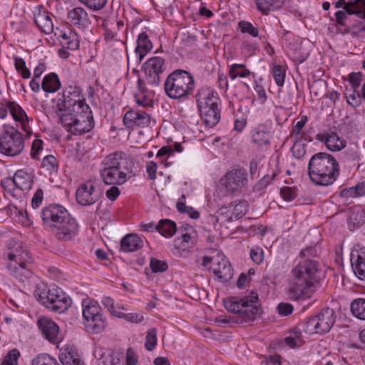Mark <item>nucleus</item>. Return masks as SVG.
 <instances>
[{
    "label": "nucleus",
    "instance_id": "obj_52",
    "mask_svg": "<svg viewBox=\"0 0 365 365\" xmlns=\"http://www.w3.org/2000/svg\"><path fill=\"white\" fill-rule=\"evenodd\" d=\"M280 195L286 201H292L297 197V190L295 187H284L280 190Z\"/></svg>",
    "mask_w": 365,
    "mask_h": 365
},
{
    "label": "nucleus",
    "instance_id": "obj_5",
    "mask_svg": "<svg viewBox=\"0 0 365 365\" xmlns=\"http://www.w3.org/2000/svg\"><path fill=\"white\" fill-rule=\"evenodd\" d=\"M8 245L6 269L9 273L20 282L28 281L33 276L30 253L22 248L20 242L13 240Z\"/></svg>",
    "mask_w": 365,
    "mask_h": 365
},
{
    "label": "nucleus",
    "instance_id": "obj_46",
    "mask_svg": "<svg viewBox=\"0 0 365 365\" xmlns=\"http://www.w3.org/2000/svg\"><path fill=\"white\" fill-rule=\"evenodd\" d=\"M238 27L242 33L248 34L252 37H257L259 34L258 29L249 21H240L238 23Z\"/></svg>",
    "mask_w": 365,
    "mask_h": 365
},
{
    "label": "nucleus",
    "instance_id": "obj_20",
    "mask_svg": "<svg viewBox=\"0 0 365 365\" xmlns=\"http://www.w3.org/2000/svg\"><path fill=\"white\" fill-rule=\"evenodd\" d=\"M50 14L43 6H38L34 11V19L39 30L46 34L53 31V24Z\"/></svg>",
    "mask_w": 365,
    "mask_h": 365
},
{
    "label": "nucleus",
    "instance_id": "obj_22",
    "mask_svg": "<svg viewBox=\"0 0 365 365\" xmlns=\"http://www.w3.org/2000/svg\"><path fill=\"white\" fill-rule=\"evenodd\" d=\"M38 326L47 340L53 344L58 341L59 328L53 321L41 317L38 320Z\"/></svg>",
    "mask_w": 365,
    "mask_h": 365
},
{
    "label": "nucleus",
    "instance_id": "obj_43",
    "mask_svg": "<svg viewBox=\"0 0 365 365\" xmlns=\"http://www.w3.org/2000/svg\"><path fill=\"white\" fill-rule=\"evenodd\" d=\"M14 66L16 70L21 76L22 78L26 79L30 78L31 72L26 67V62L22 58L15 56Z\"/></svg>",
    "mask_w": 365,
    "mask_h": 365
},
{
    "label": "nucleus",
    "instance_id": "obj_63",
    "mask_svg": "<svg viewBox=\"0 0 365 365\" xmlns=\"http://www.w3.org/2000/svg\"><path fill=\"white\" fill-rule=\"evenodd\" d=\"M19 356V351L17 350L16 349H14L9 351V353L4 358V360L11 363V365H17V361Z\"/></svg>",
    "mask_w": 365,
    "mask_h": 365
},
{
    "label": "nucleus",
    "instance_id": "obj_3",
    "mask_svg": "<svg viewBox=\"0 0 365 365\" xmlns=\"http://www.w3.org/2000/svg\"><path fill=\"white\" fill-rule=\"evenodd\" d=\"M340 174L336 159L331 154L319 152L312 156L308 163L310 180L317 185H332Z\"/></svg>",
    "mask_w": 365,
    "mask_h": 365
},
{
    "label": "nucleus",
    "instance_id": "obj_45",
    "mask_svg": "<svg viewBox=\"0 0 365 365\" xmlns=\"http://www.w3.org/2000/svg\"><path fill=\"white\" fill-rule=\"evenodd\" d=\"M343 192L344 195L351 197L363 196L365 195V182L358 183L355 187L344 190Z\"/></svg>",
    "mask_w": 365,
    "mask_h": 365
},
{
    "label": "nucleus",
    "instance_id": "obj_58",
    "mask_svg": "<svg viewBox=\"0 0 365 365\" xmlns=\"http://www.w3.org/2000/svg\"><path fill=\"white\" fill-rule=\"evenodd\" d=\"M177 208L179 212L185 213L186 211H190V217L192 219L196 220L200 217V212L192 207L187 206L184 202H178L177 203Z\"/></svg>",
    "mask_w": 365,
    "mask_h": 365
},
{
    "label": "nucleus",
    "instance_id": "obj_23",
    "mask_svg": "<svg viewBox=\"0 0 365 365\" xmlns=\"http://www.w3.org/2000/svg\"><path fill=\"white\" fill-rule=\"evenodd\" d=\"M213 273L222 282H226L232 278L233 269L225 256H218L217 261L214 262Z\"/></svg>",
    "mask_w": 365,
    "mask_h": 365
},
{
    "label": "nucleus",
    "instance_id": "obj_29",
    "mask_svg": "<svg viewBox=\"0 0 365 365\" xmlns=\"http://www.w3.org/2000/svg\"><path fill=\"white\" fill-rule=\"evenodd\" d=\"M248 202L245 200H238L228 205L231 220H236L243 217L248 210Z\"/></svg>",
    "mask_w": 365,
    "mask_h": 365
},
{
    "label": "nucleus",
    "instance_id": "obj_12",
    "mask_svg": "<svg viewBox=\"0 0 365 365\" xmlns=\"http://www.w3.org/2000/svg\"><path fill=\"white\" fill-rule=\"evenodd\" d=\"M314 285L304 278L292 274L288 280L287 294L292 301L302 302L312 297L314 292Z\"/></svg>",
    "mask_w": 365,
    "mask_h": 365
},
{
    "label": "nucleus",
    "instance_id": "obj_21",
    "mask_svg": "<svg viewBox=\"0 0 365 365\" xmlns=\"http://www.w3.org/2000/svg\"><path fill=\"white\" fill-rule=\"evenodd\" d=\"M314 317L318 324L317 327L320 329L321 334L329 332L336 321L335 312L331 308L322 309Z\"/></svg>",
    "mask_w": 365,
    "mask_h": 365
},
{
    "label": "nucleus",
    "instance_id": "obj_64",
    "mask_svg": "<svg viewBox=\"0 0 365 365\" xmlns=\"http://www.w3.org/2000/svg\"><path fill=\"white\" fill-rule=\"evenodd\" d=\"M138 356L132 348H128L126 353V365H136Z\"/></svg>",
    "mask_w": 365,
    "mask_h": 365
},
{
    "label": "nucleus",
    "instance_id": "obj_1",
    "mask_svg": "<svg viewBox=\"0 0 365 365\" xmlns=\"http://www.w3.org/2000/svg\"><path fill=\"white\" fill-rule=\"evenodd\" d=\"M68 103L66 106L58 104L59 118L61 125L70 133L82 135L88 133L94 127L92 111L86 100L76 103Z\"/></svg>",
    "mask_w": 365,
    "mask_h": 365
},
{
    "label": "nucleus",
    "instance_id": "obj_10",
    "mask_svg": "<svg viewBox=\"0 0 365 365\" xmlns=\"http://www.w3.org/2000/svg\"><path fill=\"white\" fill-rule=\"evenodd\" d=\"M36 296L40 303L58 313L66 311L72 303L71 299L57 287H52L47 291H41Z\"/></svg>",
    "mask_w": 365,
    "mask_h": 365
},
{
    "label": "nucleus",
    "instance_id": "obj_55",
    "mask_svg": "<svg viewBox=\"0 0 365 365\" xmlns=\"http://www.w3.org/2000/svg\"><path fill=\"white\" fill-rule=\"evenodd\" d=\"M135 99L136 103L143 107L152 106L153 103L152 99L144 94L143 91L135 94Z\"/></svg>",
    "mask_w": 365,
    "mask_h": 365
},
{
    "label": "nucleus",
    "instance_id": "obj_40",
    "mask_svg": "<svg viewBox=\"0 0 365 365\" xmlns=\"http://www.w3.org/2000/svg\"><path fill=\"white\" fill-rule=\"evenodd\" d=\"M352 314L359 319L365 320V299L358 298L350 305Z\"/></svg>",
    "mask_w": 365,
    "mask_h": 365
},
{
    "label": "nucleus",
    "instance_id": "obj_42",
    "mask_svg": "<svg viewBox=\"0 0 365 365\" xmlns=\"http://www.w3.org/2000/svg\"><path fill=\"white\" fill-rule=\"evenodd\" d=\"M31 365H61L56 358L48 354H41L33 359Z\"/></svg>",
    "mask_w": 365,
    "mask_h": 365
},
{
    "label": "nucleus",
    "instance_id": "obj_57",
    "mask_svg": "<svg viewBox=\"0 0 365 365\" xmlns=\"http://www.w3.org/2000/svg\"><path fill=\"white\" fill-rule=\"evenodd\" d=\"M177 208L179 212L185 213L186 211H190V217L192 219L196 220L200 217V212L192 207L187 206L184 202H178L177 203Z\"/></svg>",
    "mask_w": 365,
    "mask_h": 365
},
{
    "label": "nucleus",
    "instance_id": "obj_47",
    "mask_svg": "<svg viewBox=\"0 0 365 365\" xmlns=\"http://www.w3.org/2000/svg\"><path fill=\"white\" fill-rule=\"evenodd\" d=\"M272 75L276 84L278 86H282L284 83L285 70L279 65H274Z\"/></svg>",
    "mask_w": 365,
    "mask_h": 365
},
{
    "label": "nucleus",
    "instance_id": "obj_56",
    "mask_svg": "<svg viewBox=\"0 0 365 365\" xmlns=\"http://www.w3.org/2000/svg\"><path fill=\"white\" fill-rule=\"evenodd\" d=\"M138 113V110H128L126 112L123 117V123L124 125L129 128H134L135 120H136V115Z\"/></svg>",
    "mask_w": 365,
    "mask_h": 365
},
{
    "label": "nucleus",
    "instance_id": "obj_15",
    "mask_svg": "<svg viewBox=\"0 0 365 365\" xmlns=\"http://www.w3.org/2000/svg\"><path fill=\"white\" fill-rule=\"evenodd\" d=\"M9 111L14 120L21 123L22 129L29 134L31 130L27 125L29 118L24 110L14 101L0 102V118H6Z\"/></svg>",
    "mask_w": 365,
    "mask_h": 365
},
{
    "label": "nucleus",
    "instance_id": "obj_37",
    "mask_svg": "<svg viewBox=\"0 0 365 365\" xmlns=\"http://www.w3.org/2000/svg\"><path fill=\"white\" fill-rule=\"evenodd\" d=\"M155 230L165 237H171L177 231V226L175 222L168 220H161L155 226Z\"/></svg>",
    "mask_w": 365,
    "mask_h": 365
},
{
    "label": "nucleus",
    "instance_id": "obj_36",
    "mask_svg": "<svg viewBox=\"0 0 365 365\" xmlns=\"http://www.w3.org/2000/svg\"><path fill=\"white\" fill-rule=\"evenodd\" d=\"M63 100L61 106H66L69 102L76 101V103H79L81 101L86 100L81 95V91L80 88L76 86H68L63 93Z\"/></svg>",
    "mask_w": 365,
    "mask_h": 365
},
{
    "label": "nucleus",
    "instance_id": "obj_49",
    "mask_svg": "<svg viewBox=\"0 0 365 365\" xmlns=\"http://www.w3.org/2000/svg\"><path fill=\"white\" fill-rule=\"evenodd\" d=\"M150 267L154 273L165 272L168 268L167 262L155 258L150 259Z\"/></svg>",
    "mask_w": 365,
    "mask_h": 365
},
{
    "label": "nucleus",
    "instance_id": "obj_44",
    "mask_svg": "<svg viewBox=\"0 0 365 365\" xmlns=\"http://www.w3.org/2000/svg\"><path fill=\"white\" fill-rule=\"evenodd\" d=\"M157 345V330L155 328L149 329L145 336V347L147 351H153Z\"/></svg>",
    "mask_w": 365,
    "mask_h": 365
},
{
    "label": "nucleus",
    "instance_id": "obj_16",
    "mask_svg": "<svg viewBox=\"0 0 365 365\" xmlns=\"http://www.w3.org/2000/svg\"><path fill=\"white\" fill-rule=\"evenodd\" d=\"M145 81L148 84L158 86L160 83V75L165 71V60L158 56L150 58L144 64Z\"/></svg>",
    "mask_w": 365,
    "mask_h": 365
},
{
    "label": "nucleus",
    "instance_id": "obj_41",
    "mask_svg": "<svg viewBox=\"0 0 365 365\" xmlns=\"http://www.w3.org/2000/svg\"><path fill=\"white\" fill-rule=\"evenodd\" d=\"M229 75L232 79H235L237 77L246 78L250 75V71L245 64L235 63L230 66Z\"/></svg>",
    "mask_w": 365,
    "mask_h": 365
},
{
    "label": "nucleus",
    "instance_id": "obj_11",
    "mask_svg": "<svg viewBox=\"0 0 365 365\" xmlns=\"http://www.w3.org/2000/svg\"><path fill=\"white\" fill-rule=\"evenodd\" d=\"M24 148L21 133L15 128L5 126L0 134V153L8 156L19 155Z\"/></svg>",
    "mask_w": 365,
    "mask_h": 365
},
{
    "label": "nucleus",
    "instance_id": "obj_13",
    "mask_svg": "<svg viewBox=\"0 0 365 365\" xmlns=\"http://www.w3.org/2000/svg\"><path fill=\"white\" fill-rule=\"evenodd\" d=\"M220 184L228 194H235L241 191L247 184V174L245 169H233L221 178Z\"/></svg>",
    "mask_w": 365,
    "mask_h": 365
},
{
    "label": "nucleus",
    "instance_id": "obj_54",
    "mask_svg": "<svg viewBox=\"0 0 365 365\" xmlns=\"http://www.w3.org/2000/svg\"><path fill=\"white\" fill-rule=\"evenodd\" d=\"M307 120L308 118L306 115H302L301 117L300 120L297 121L295 125L294 126L292 133L297 140L300 139L302 138V134L301 130L307 123Z\"/></svg>",
    "mask_w": 365,
    "mask_h": 365
},
{
    "label": "nucleus",
    "instance_id": "obj_9",
    "mask_svg": "<svg viewBox=\"0 0 365 365\" xmlns=\"http://www.w3.org/2000/svg\"><path fill=\"white\" fill-rule=\"evenodd\" d=\"M83 318L86 330L93 334L102 332L107 326L106 317L96 302L90 299L83 300Z\"/></svg>",
    "mask_w": 365,
    "mask_h": 365
},
{
    "label": "nucleus",
    "instance_id": "obj_61",
    "mask_svg": "<svg viewBox=\"0 0 365 365\" xmlns=\"http://www.w3.org/2000/svg\"><path fill=\"white\" fill-rule=\"evenodd\" d=\"M43 141L40 139H35L31 145V155L34 159H38L39 152L43 149Z\"/></svg>",
    "mask_w": 365,
    "mask_h": 365
},
{
    "label": "nucleus",
    "instance_id": "obj_4",
    "mask_svg": "<svg viewBox=\"0 0 365 365\" xmlns=\"http://www.w3.org/2000/svg\"><path fill=\"white\" fill-rule=\"evenodd\" d=\"M99 174L106 185H122L128 180L129 160L122 152L108 155L101 162Z\"/></svg>",
    "mask_w": 365,
    "mask_h": 365
},
{
    "label": "nucleus",
    "instance_id": "obj_62",
    "mask_svg": "<svg viewBox=\"0 0 365 365\" xmlns=\"http://www.w3.org/2000/svg\"><path fill=\"white\" fill-rule=\"evenodd\" d=\"M278 312L282 316H288L293 312L294 307L289 303H279L277 307Z\"/></svg>",
    "mask_w": 365,
    "mask_h": 365
},
{
    "label": "nucleus",
    "instance_id": "obj_24",
    "mask_svg": "<svg viewBox=\"0 0 365 365\" xmlns=\"http://www.w3.org/2000/svg\"><path fill=\"white\" fill-rule=\"evenodd\" d=\"M317 139L324 142L328 150L331 151H339L343 149L346 144V140L341 139L335 132L319 133L317 135Z\"/></svg>",
    "mask_w": 365,
    "mask_h": 365
},
{
    "label": "nucleus",
    "instance_id": "obj_27",
    "mask_svg": "<svg viewBox=\"0 0 365 365\" xmlns=\"http://www.w3.org/2000/svg\"><path fill=\"white\" fill-rule=\"evenodd\" d=\"M34 175L24 170H18L11 180V182L19 190L28 192L32 187Z\"/></svg>",
    "mask_w": 365,
    "mask_h": 365
},
{
    "label": "nucleus",
    "instance_id": "obj_25",
    "mask_svg": "<svg viewBox=\"0 0 365 365\" xmlns=\"http://www.w3.org/2000/svg\"><path fill=\"white\" fill-rule=\"evenodd\" d=\"M153 48V43L145 32L140 33L137 38V46L135 49L136 63H140L145 56Z\"/></svg>",
    "mask_w": 365,
    "mask_h": 365
},
{
    "label": "nucleus",
    "instance_id": "obj_30",
    "mask_svg": "<svg viewBox=\"0 0 365 365\" xmlns=\"http://www.w3.org/2000/svg\"><path fill=\"white\" fill-rule=\"evenodd\" d=\"M59 359L62 365H85L72 348L66 347L60 351Z\"/></svg>",
    "mask_w": 365,
    "mask_h": 365
},
{
    "label": "nucleus",
    "instance_id": "obj_2",
    "mask_svg": "<svg viewBox=\"0 0 365 365\" xmlns=\"http://www.w3.org/2000/svg\"><path fill=\"white\" fill-rule=\"evenodd\" d=\"M41 216L43 224L50 227L59 240H71L78 232L76 219L61 205L51 204L43 207Z\"/></svg>",
    "mask_w": 365,
    "mask_h": 365
},
{
    "label": "nucleus",
    "instance_id": "obj_7",
    "mask_svg": "<svg viewBox=\"0 0 365 365\" xmlns=\"http://www.w3.org/2000/svg\"><path fill=\"white\" fill-rule=\"evenodd\" d=\"M225 308L237 314L245 322H252L259 318L263 311L258 294L252 292L243 297H231L224 300Z\"/></svg>",
    "mask_w": 365,
    "mask_h": 365
},
{
    "label": "nucleus",
    "instance_id": "obj_26",
    "mask_svg": "<svg viewBox=\"0 0 365 365\" xmlns=\"http://www.w3.org/2000/svg\"><path fill=\"white\" fill-rule=\"evenodd\" d=\"M70 22L79 27L87 28L91 24L87 11L82 7H75L68 13Z\"/></svg>",
    "mask_w": 365,
    "mask_h": 365
},
{
    "label": "nucleus",
    "instance_id": "obj_6",
    "mask_svg": "<svg viewBox=\"0 0 365 365\" xmlns=\"http://www.w3.org/2000/svg\"><path fill=\"white\" fill-rule=\"evenodd\" d=\"M163 87L165 93L170 98L185 99L195 90V78L191 73L186 70L175 69L167 76Z\"/></svg>",
    "mask_w": 365,
    "mask_h": 365
},
{
    "label": "nucleus",
    "instance_id": "obj_59",
    "mask_svg": "<svg viewBox=\"0 0 365 365\" xmlns=\"http://www.w3.org/2000/svg\"><path fill=\"white\" fill-rule=\"evenodd\" d=\"M292 150L295 158H300L303 157L306 153L305 145L297 140L292 145Z\"/></svg>",
    "mask_w": 365,
    "mask_h": 365
},
{
    "label": "nucleus",
    "instance_id": "obj_39",
    "mask_svg": "<svg viewBox=\"0 0 365 365\" xmlns=\"http://www.w3.org/2000/svg\"><path fill=\"white\" fill-rule=\"evenodd\" d=\"M317 320L315 317L306 318L299 324V328L308 334H321L320 329L317 327Z\"/></svg>",
    "mask_w": 365,
    "mask_h": 365
},
{
    "label": "nucleus",
    "instance_id": "obj_60",
    "mask_svg": "<svg viewBox=\"0 0 365 365\" xmlns=\"http://www.w3.org/2000/svg\"><path fill=\"white\" fill-rule=\"evenodd\" d=\"M250 257L256 264H260L264 259V252L260 247L252 248L250 250Z\"/></svg>",
    "mask_w": 365,
    "mask_h": 365
},
{
    "label": "nucleus",
    "instance_id": "obj_14",
    "mask_svg": "<svg viewBox=\"0 0 365 365\" xmlns=\"http://www.w3.org/2000/svg\"><path fill=\"white\" fill-rule=\"evenodd\" d=\"M292 274L304 278L314 285L320 280L323 274L320 265L317 261L307 259L294 267L292 270Z\"/></svg>",
    "mask_w": 365,
    "mask_h": 365
},
{
    "label": "nucleus",
    "instance_id": "obj_31",
    "mask_svg": "<svg viewBox=\"0 0 365 365\" xmlns=\"http://www.w3.org/2000/svg\"><path fill=\"white\" fill-rule=\"evenodd\" d=\"M60 42L64 48L70 50H76L79 47V40L77 33L67 29L61 31L60 34Z\"/></svg>",
    "mask_w": 365,
    "mask_h": 365
},
{
    "label": "nucleus",
    "instance_id": "obj_19",
    "mask_svg": "<svg viewBox=\"0 0 365 365\" xmlns=\"http://www.w3.org/2000/svg\"><path fill=\"white\" fill-rule=\"evenodd\" d=\"M251 141L258 148L269 145L272 138L271 128L264 123H260L250 131Z\"/></svg>",
    "mask_w": 365,
    "mask_h": 365
},
{
    "label": "nucleus",
    "instance_id": "obj_35",
    "mask_svg": "<svg viewBox=\"0 0 365 365\" xmlns=\"http://www.w3.org/2000/svg\"><path fill=\"white\" fill-rule=\"evenodd\" d=\"M342 11H345L346 16L356 14L365 19V0H350Z\"/></svg>",
    "mask_w": 365,
    "mask_h": 365
},
{
    "label": "nucleus",
    "instance_id": "obj_17",
    "mask_svg": "<svg viewBox=\"0 0 365 365\" xmlns=\"http://www.w3.org/2000/svg\"><path fill=\"white\" fill-rule=\"evenodd\" d=\"M101 197V192L96 189L91 180L81 185L76 192V198L78 204L90 206L96 203Z\"/></svg>",
    "mask_w": 365,
    "mask_h": 365
},
{
    "label": "nucleus",
    "instance_id": "obj_18",
    "mask_svg": "<svg viewBox=\"0 0 365 365\" xmlns=\"http://www.w3.org/2000/svg\"><path fill=\"white\" fill-rule=\"evenodd\" d=\"M351 268L355 275L361 280L365 279V247L356 245L350 254Z\"/></svg>",
    "mask_w": 365,
    "mask_h": 365
},
{
    "label": "nucleus",
    "instance_id": "obj_50",
    "mask_svg": "<svg viewBox=\"0 0 365 365\" xmlns=\"http://www.w3.org/2000/svg\"><path fill=\"white\" fill-rule=\"evenodd\" d=\"M136 120H135L134 127H145L148 126L150 122V115L145 111L138 110L136 115Z\"/></svg>",
    "mask_w": 365,
    "mask_h": 365
},
{
    "label": "nucleus",
    "instance_id": "obj_53",
    "mask_svg": "<svg viewBox=\"0 0 365 365\" xmlns=\"http://www.w3.org/2000/svg\"><path fill=\"white\" fill-rule=\"evenodd\" d=\"M363 77L364 75L361 72H353L349 75V81L351 86V89L358 90L363 81Z\"/></svg>",
    "mask_w": 365,
    "mask_h": 365
},
{
    "label": "nucleus",
    "instance_id": "obj_32",
    "mask_svg": "<svg viewBox=\"0 0 365 365\" xmlns=\"http://www.w3.org/2000/svg\"><path fill=\"white\" fill-rule=\"evenodd\" d=\"M257 10L263 15L277 11L282 6L284 0H254Z\"/></svg>",
    "mask_w": 365,
    "mask_h": 365
},
{
    "label": "nucleus",
    "instance_id": "obj_34",
    "mask_svg": "<svg viewBox=\"0 0 365 365\" xmlns=\"http://www.w3.org/2000/svg\"><path fill=\"white\" fill-rule=\"evenodd\" d=\"M58 76L55 73H51L44 76L41 83V88L46 93H55L61 88Z\"/></svg>",
    "mask_w": 365,
    "mask_h": 365
},
{
    "label": "nucleus",
    "instance_id": "obj_38",
    "mask_svg": "<svg viewBox=\"0 0 365 365\" xmlns=\"http://www.w3.org/2000/svg\"><path fill=\"white\" fill-rule=\"evenodd\" d=\"M195 235L185 233L175 240V247L178 251H187L195 245Z\"/></svg>",
    "mask_w": 365,
    "mask_h": 365
},
{
    "label": "nucleus",
    "instance_id": "obj_8",
    "mask_svg": "<svg viewBox=\"0 0 365 365\" xmlns=\"http://www.w3.org/2000/svg\"><path fill=\"white\" fill-rule=\"evenodd\" d=\"M195 98L204 123L210 128L216 125L220 120L217 92L211 88L202 86L197 90Z\"/></svg>",
    "mask_w": 365,
    "mask_h": 365
},
{
    "label": "nucleus",
    "instance_id": "obj_28",
    "mask_svg": "<svg viewBox=\"0 0 365 365\" xmlns=\"http://www.w3.org/2000/svg\"><path fill=\"white\" fill-rule=\"evenodd\" d=\"M143 246V241L136 234H128L120 241V250L124 252H135Z\"/></svg>",
    "mask_w": 365,
    "mask_h": 365
},
{
    "label": "nucleus",
    "instance_id": "obj_48",
    "mask_svg": "<svg viewBox=\"0 0 365 365\" xmlns=\"http://www.w3.org/2000/svg\"><path fill=\"white\" fill-rule=\"evenodd\" d=\"M92 11H97L103 9L108 0H78Z\"/></svg>",
    "mask_w": 365,
    "mask_h": 365
},
{
    "label": "nucleus",
    "instance_id": "obj_51",
    "mask_svg": "<svg viewBox=\"0 0 365 365\" xmlns=\"http://www.w3.org/2000/svg\"><path fill=\"white\" fill-rule=\"evenodd\" d=\"M42 166L49 171H56L58 163L56 158L52 155H48L43 158Z\"/></svg>",
    "mask_w": 365,
    "mask_h": 365
},
{
    "label": "nucleus",
    "instance_id": "obj_33",
    "mask_svg": "<svg viewBox=\"0 0 365 365\" xmlns=\"http://www.w3.org/2000/svg\"><path fill=\"white\" fill-rule=\"evenodd\" d=\"M345 97L349 105L354 108H357L361 104V99L365 101V81L361 86V93L356 89L347 90L345 93Z\"/></svg>",
    "mask_w": 365,
    "mask_h": 365
}]
</instances>
